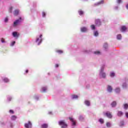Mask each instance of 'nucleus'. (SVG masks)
<instances>
[{"mask_svg": "<svg viewBox=\"0 0 128 128\" xmlns=\"http://www.w3.org/2000/svg\"><path fill=\"white\" fill-rule=\"evenodd\" d=\"M12 36H14V38H16V36L18 37L19 35L18 34V32H12Z\"/></svg>", "mask_w": 128, "mask_h": 128, "instance_id": "nucleus-13", "label": "nucleus"}, {"mask_svg": "<svg viewBox=\"0 0 128 128\" xmlns=\"http://www.w3.org/2000/svg\"><path fill=\"white\" fill-rule=\"evenodd\" d=\"M96 24L98 26H100L102 24V22H100V19H96Z\"/></svg>", "mask_w": 128, "mask_h": 128, "instance_id": "nucleus-5", "label": "nucleus"}, {"mask_svg": "<svg viewBox=\"0 0 128 128\" xmlns=\"http://www.w3.org/2000/svg\"><path fill=\"white\" fill-rule=\"evenodd\" d=\"M102 72H104V69H102L101 70V72H100V75L102 77L104 78L106 76V73H104Z\"/></svg>", "mask_w": 128, "mask_h": 128, "instance_id": "nucleus-9", "label": "nucleus"}, {"mask_svg": "<svg viewBox=\"0 0 128 128\" xmlns=\"http://www.w3.org/2000/svg\"><path fill=\"white\" fill-rule=\"evenodd\" d=\"M124 126V122L122 121L120 122V126Z\"/></svg>", "mask_w": 128, "mask_h": 128, "instance_id": "nucleus-35", "label": "nucleus"}, {"mask_svg": "<svg viewBox=\"0 0 128 128\" xmlns=\"http://www.w3.org/2000/svg\"><path fill=\"white\" fill-rule=\"evenodd\" d=\"M42 16L43 18H44V16H46V12H42Z\"/></svg>", "mask_w": 128, "mask_h": 128, "instance_id": "nucleus-37", "label": "nucleus"}, {"mask_svg": "<svg viewBox=\"0 0 128 128\" xmlns=\"http://www.w3.org/2000/svg\"><path fill=\"white\" fill-rule=\"evenodd\" d=\"M14 44H16V42L14 41L13 42H12V46H14Z\"/></svg>", "mask_w": 128, "mask_h": 128, "instance_id": "nucleus-45", "label": "nucleus"}, {"mask_svg": "<svg viewBox=\"0 0 128 128\" xmlns=\"http://www.w3.org/2000/svg\"><path fill=\"white\" fill-rule=\"evenodd\" d=\"M106 116H107V118H112V114L110 112H106Z\"/></svg>", "mask_w": 128, "mask_h": 128, "instance_id": "nucleus-6", "label": "nucleus"}, {"mask_svg": "<svg viewBox=\"0 0 128 128\" xmlns=\"http://www.w3.org/2000/svg\"><path fill=\"white\" fill-rule=\"evenodd\" d=\"M126 30H127V28L126 26H121L120 31L122 32H126Z\"/></svg>", "mask_w": 128, "mask_h": 128, "instance_id": "nucleus-8", "label": "nucleus"}, {"mask_svg": "<svg viewBox=\"0 0 128 128\" xmlns=\"http://www.w3.org/2000/svg\"><path fill=\"white\" fill-rule=\"evenodd\" d=\"M80 30L82 32H86L88 30V28L86 27H82L81 28Z\"/></svg>", "mask_w": 128, "mask_h": 128, "instance_id": "nucleus-11", "label": "nucleus"}, {"mask_svg": "<svg viewBox=\"0 0 128 128\" xmlns=\"http://www.w3.org/2000/svg\"><path fill=\"white\" fill-rule=\"evenodd\" d=\"M94 36H98V31H96L94 32Z\"/></svg>", "mask_w": 128, "mask_h": 128, "instance_id": "nucleus-24", "label": "nucleus"}, {"mask_svg": "<svg viewBox=\"0 0 128 128\" xmlns=\"http://www.w3.org/2000/svg\"><path fill=\"white\" fill-rule=\"evenodd\" d=\"M42 90L43 91V92H46V87H43L42 88Z\"/></svg>", "mask_w": 128, "mask_h": 128, "instance_id": "nucleus-21", "label": "nucleus"}, {"mask_svg": "<svg viewBox=\"0 0 128 128\" xmlns=\"http://www.w3.org/2000/svg\"><path fill=\"white\" fill-rule=\"evenodd\" d=\"M82 116H80V120H82Z\"/></svg>", "mask_w": 128, "mask_h": 128, "instance_id": "nucleus-49", "label": "nucleus"}, {"mask_svg": "<svg viewBox=\"0 0 128 128\" xmlns=\"http://www.w3.org/2000/svg\"><path fill=\"white\" fill-rule=\"evenodd\" d=\"M68 118L72 122V126H76V121L74 120V118L72 117H69Z\"/></svg>", "mask_w": 128, "mask_h": 128, "instance_id": "nucleus-7", "label": "nucleus"}, {"mask_svg": "<svg viewBox=\"0 0 128 128\" xmlns=\"http://www.w3.org/2000/svg\"><path fill=\"white\" fill-rule=\"evenodd\" d=\"M104 0H102L101 1L98 2L97 4H95L96 6H100V4H104Z\"/></svg>", "mask_w": 128, "mask_h": 128, "instance_id": "nucleus-15", "label": "nucleus"}, {"mask_svg": "<svg viewBox=\"0 0 128 128\" xmlns=\"http://www.w3.org/2000/svg\"><path fill=\"white\" fill-rule=\"evenodd\" d=\"M1 42H2V43L5 42L4 38H1Z\"/></svg>", "mask_w": 128, "mask_h": 128, "instance_id": "nucleus-38", "label": "nucleus"}, {"mask_svg": "<svg viewBox=\"0 0 128 128\" xmlns=\"http://www.w3.org/2000/svg\"><path fill=\"white\" fill-rule=\"evenodd\" d=\"M106 126H108V128L110 127V123L108 122L106 123Z\"/></svg>", "mask_w": 128, "mask_h": 128, "instance_id": "nucleus-30", "label": "nucleus"}, {"mask_svg": "<svg viewBox=\"0 0 128 128\" xmlns=\"http://www.w3.org/2000/svg\"><path fill=\"white\" fill-rule=\"evenodd\" d=\"M123 88H126V84L124 83L122 85Z\"/></svg>", "mask_w": 128, "mask_h": 128, "instance_id": "nucleus-41", "label": "nucleus"}, {"mask_svg": "<svg viewBox=\"0 0 128 128\" xmlns=\"http://www.w3.org/2000/svg\"><path fill=\"white\" fill-rule=\"evenodd\" d=\"M8 18H5L4 19L5 22H8Z\"/></svg>", "mask_w": 128, "mask_h": 128, "instance_id": "nucleus-40", "label": "nucleus"}, {"mask_svg": "<svg viewBox=\"0 0 128 128\" xmlns=\"http://www.w3.org/2000/svg\"><path fill=\"white\" fill-rule=\"evenodd\" d=\"M9 12H12V7H10V8H9Z\"/></svg>", "mask_w": 128, "mask_h": 128, "instance_id": "nucleus-32", "label": "nucleus"}, {"mask_svg": "<svg viewBox=\"0 0 128 128\" xmlns=\"http://www.w3.org/2000/svg\"><path fill=\"white\" fill-rule=\"evenodd\" d=\"M126 114V118H128V112H126V114Z\"/></svg>", "mask_w": 128, "mask_h": 128, "instance_id": "nucleus-42", "label": "nucleus"}, {"mask_svg": "<svg viewBox=\"0 0 128 128\" xmlns=\"http://www.w3.org/2000/svg\"><path fill=\"white\" fill-rule=\"evenodd\" d=\"M117 2L118 4H120V2H122V0H118Z\"/></svg>", "mask_w": 128, "mask_h": 128, "instance_id": "nucleus-43", "label": "nucleus"}, {"mask_svg": "<svg viewBox=\"0 0 128 128\" xmlns=\"http://www.w3.org/2000/svg\"><path fill=\"white\" fill-rule=\"evenodd\" d=\"M78 98V96L77 95H74L72 96V98Z\"/></svg>", "mask_w": 128, "mask_h": 128, "instance_id": "nucleus-33", "label": "nucleus"}, {"mask_svg": "<svg viewBox=\"0 0 128 128\" xmlns=\"http://www.w3.org/2000/svg\"><path fill=\"white\" fill-rule=\"evenodd\" d=\"M28 70H26V73L28 74Z\"/></svg>", "mask_w": 128, "mask_h": 128, "instance_id": "nucleus-48", "label": "nucleus"}, {"mask_svg": "<svg viewBox=\"0 0 128 128\" xmlns=\"http://www.w3.org/2000/svg\"><path fill=\"white\" fill-rule=\"evenodd\" d=\"M78 14L80 16H82V14H84V11L80 10L78 11Z\"/></svg>", "mask_w": 128, "mask_h": 128, "instance_id": "nucleus-25", "label": "nucleus"}, {"mask_svg": "<svg viewBox=\"0 0 128 128\" xmlns=\"http://www.w3.org/2000/svg\"><path fill=\"white\" fill-rule=\"evenodd\" d=\"M99 122H100V124H104V119H102V118L100 119Z\"/></svg>", "mask_w": 128, "mask_h": 128, "instance_id": "nucleus-29", "label": "nucleus"}, {"mask_svg": "<svg viewBox=\"0 0 128 128\" xmlns=\"http://www.w3.org/2000/svg\"><path fill=\"white\" fill-rule=\"evenodd\" d=\"M8 100H9V102H10L12 100V97H9L8 98Z\"/></svg>", "mask_w": 128, "mask_h": 128, "instance_id": "nucleus-44", "label": "nucleus"}, {"mask_svg": "<svg viewBox=\"0 0 128 128\" xmlns=\"http://www.w3.org/2000/svg\"><path fill=\"white\" fill-rule=\"evenodd\" d=\"M107 90L109 92H112V86L108 85L107 88Z\"/></svg>", "mask_w": 128, "mask_h": 128, "instance_id": "nucleus-10", "label": "nucleus"}, {"mask_svg": "<svg viewBox=\"0 0 128 128\" xmlns=\"http://www.w3.org/2000/svg\"><path fill=\"white\" fill-rule=\"evenodd\" d=\"M42 35L40 34V38H37L36 40V42L38 43V46H40V43L42 42Z\"/></svg>", "mask_w": 128, "mask_h": 128, "instance_id": "nucleus-2", "label": "nucleus"}, {"mask_svg": "<svg viewBox=\"0 0 128 128\" xmlns=\"http://www.w3.org/2000/svg\"><path fill=\"white\" fill-rule=\"evenodd\" d=\"M20 12V10H14V16H18V13Z\"/></svg>", "mask_w": 128, "mask_h": 128, "instance_id": "nucleus-12", "label": "nucleus"}, {"mask_svg": "<svg viewBox=\"0 0 128 128\" xmlns=\"http://www.w3.org/2000/svg\"><path fill=\"white\" fill-rule=\"evenodd\" d=\"M115 92L116 94H118L120 92V89L119 88H117L115 89Z\"/></svg>", "mask_w": 128, "mask_h": 128, "instance_id": "nucleus-19", "label": "nucleus"}, {"mask_svg": "<svg viewBox=\"0 0 128 128\" xmlns=\"http://www.w3.org/2000/svg\"><path fill=\"white\" fill-rule=\"evenodd\" d=\"M90 28L92 30H96V26L94 25H91Z\"/></svg>", "mask_w": 128, "mask_h": 128, "instance_id": "nucleus-27", "label": "nucleus"}, {"mask_svg": "<svg viewBox=\"0 0 128 128\" xmlns=\"http://www.w3.org/2000/svg\"><path fill=\"white\" fill-rule=\"evenodd\" d=\"M20 20H22V18H20V20H16L14 22V26H16L20 22Z\"/></svg>", "mask_w": 128, "mask_h": 128, "instance_id": "nucleus-3", "label": "nucleus"}, {"mask_svg": "<svg viewBox=\"0 0 128 128\" xmlns=\"http://www.w3.org/2000/svg\"><path fill=\"white\" fill-rule=\"evenodd\" d=\"M124 110H128V104H125L124 105Z\"/></svg>", "mask_w": 128, "mask_h": 128, "instance_id": "nucleus-22", "label": "nucleus"}, {"mask_svg": "<svg viewBox=\"0 0 128 128\" xmlns=\"http://www.w3.org/2000/svg\"><path fill=\"white\" fill-rule=\"evenodd\" d=\"M3 81L4 82H10V80L6 78H5L3 79Z\"/></svg>", "mask_w": 128, "mask_h": 128, "instance_id": "nucleus-18", "label": "nucleus"}, {"mask_svg": "<svg viewBox=\"0 0 128 128\" xmlns=\"http://www.w3.org/2000/svg\"><path fill=\"white\" fill-rule=\"evenodd\" d=\"M126 8L127 10H128V4H127L126 5Z\"/></svg>", "mask_w": 128, "mask_h": 128, "instance_id": "nucleus-47", "label": "nucleus"}, {"mask_svg": "<svg viewBox=\"0 0 128 128\" xmlns=\"http://www.w3.org/2000/svg\"><path fill=\"white\" fill-rule=\"evenodd\" d=\"M56 52H58V54H62L63 52L62 50H57Z\"/></svg>", "mask_w": 128, "mask_h": 128, "instance_id": "nucleus-28", "label": "nucleus"}, {"mask_svg": "<svg viewBox=\"0 0 128 128\" xmlns=\"http://www.w3.org/2000/svg\"><path fill=\"white\" fill-rule=\"evenodd\" d=\"M124 114V113L121 111H118V116H122Z\"/></svg>", "mask_w": 128, "mask_h": 128, "instance_id": "nucleus-16", "label": "nucleus"}, {"mask_svg": "<svg viewBox=\"0 0 128 128\" xmlns=\"http://www.w3.org/2000/svg\"><path fill=\"white\" fill-rule=\"evenodd\" d=\"M60 126H62V128H68V124L66 123L64 120H62L58 122Z\"/></svg>", "mask_w": 128, "mask_h": 128, "instance_id": "nucleus-1", "label": "nucleus"}, {"mask_svg": "<svg viewBox=\"0 0 128 128\" xmlns=\"http://www.w3.org/2000/svg\"><path fill=\"white\" fill-rule=\"evenodd\" d=\"M104 48H108V44H105L104 46Z\"/></svg>", "mask_w": 128, "mask_h": 128, "instance_id": "nucleus-36", "label": "nucleus"}, {"mask_svg": "<svg viewBox=\"0 0 128 128\" xmlns=\"http://www.w3.org/2000/svg\"><path fill=\"white\" fill-rule=\"evenodd\" d=\"M16 119V116L14 115L12 116L11 120H15Z\"/></svg>", "mask_w": 128, "mask_h": 128, "instance_id": "nucleus-20", "label": "nucleus"}, {"mask_svg": "<svg viewBox=\"0 0 128 128\" xmlns=\"http://www.w3.org/2000/svg\"><path fill=\"white\" fill-rule=\"evenodd\" d=\"M9 112H10V114H14V112L12 110H10Z\"/></svg>", "mask_w": 128, "mask_h": 128, "instance_id": "nucleus-39", "label": "nucleus"}, {"mask_svg": "<svg viewBox=\"0 0 128 128\" xmlns=\"http://www.w3.org/2000/svg\"><path fill=\"white\" fill-rule=\"evenodd\" d=\"M24 126L26 128H32V122L30 121H28V123L25 124Z\"/></svg>", "mask_w": 128, "mask_h": 128, "instance_id": "nucleus-4", "label": "nucleus"}, {"mask_svg": "<svg viewBox=\"0 0 128 128\" xmlns=\"http://www.w3.org/2000/svg\"><path fill=\"white\" fill-rule=\"evenodd\" d=\"M110 76H111V78H113V76H114V72L110 73Z\"/></svg>", "mask_w": 128, "mask_h": 128, "instance_id": "nucleus-31", "label": "nucleus"}, {"mask_svg": "<svg viewBox=\"0 0 128 128\" xmlns=\"http://www.w3.org/2000/svg\"><path fill=\"white\" fill-rule=\"evenodd\" d=\"M55 66H56V68H58V64H56L55 65Z\"/></svg>", "mask_w": 128, "mask_h": 128, "instance_id": "nucleus-46", "label": "nucleus"}, {"mask_svg": "<svg viewBox=\"0 0 128 128\" xmlns=\"http://www.w3.org/2000/svg\"><path fill=\"white\" fill-rule=\"evenodd\" d=\"M111 106H112V108H114V106H116V102L114 101L112 102V103L111 104Z\"/></svg>", "mask_w": 128, "mask_h": 128, "instance_id": "nucleus-14", "label": "nucleus"}, {"mask_svg": "<svg viewBox=\"0 0 128 128\" xmlns=\"http://www.w3.org/2000/svg\"><path fill=\"white\" fill-rule=\"evenodd\" d=\"M48 124H42V126H41V128H48Z\"/></svg>", "mask_w": 128, "mask_h": 128, "instance_id": "nucleus-17", "label": "nucleus"}, {"mask_svg": "<svg viewBox=\"0 0 128 128\" xmlns=\"http://www.w3.org/2000/svg\"><path fill=\"white\" fill-rule=\"evenodd\" d=\"M85 104H86V106H90V103L89 102V101L86 100L85 101Z\"/></svg>", "mask_w": 128, "mask_h": 128, "instance_id": "nucleus-26", "label": "nucleus"}, {"mask_svg": "<svg viewBox=\"0 0 128 128\" xmlns=\"http://www.w3.org/2000/svg\"><path fill=\"white\" fill-rule=\"evenodd\" d=\"M117 39L122 40V35L120 34L117 35Z\"/></svg>", "mask_w": 128, "mask_h": 128, "instance_id": "nucleus-23", "label": "nucleus"}, {"mask_svg": "<svg viewBox=\"0 0 128 128\" xmlns=\"http://www.w3.org/2000/svg\"><path fill=\"white\" fill-rule=\"evenodd\" d=\"M94 54H100V52L99 51H96L94 52Z\"/></svg>", "mask_w": 128, "mask_h": 128, "instance_id": "nucleus-34", "label": "nucleus"}]
</instances>
